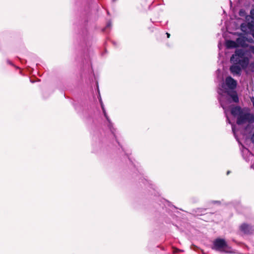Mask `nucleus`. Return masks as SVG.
<instances>
[{"label":"nucleus","mask_w":254,"mask_h":254,"mask_svg":"<svg viewBox=\"0 0 254 254\" xmlns=\"http://www.w3.org/2000/svg\"><path fill=\"white\" fill-rule=\"evenodd\" d=\"M231 113L237 118V124L239 125L254 123V114L251 113L248 108H242L236 106L232 108Z\"/></svg>","instance_id":"nucleus-1"},{"label":"nucleus","mask_w":254,"mask_h":254,"mask_svg":"<svg viewBox=\"0 0 254 254\" xmlns=\"http://www.w3.org/2000/svg\"><path fill=\"white\" fill-rule=\"evenodd\" d=\"M213 249L221 252L228 253L230 247L224 239H218L214 242Z\"/></svg>","instance_id":"nucleus-2"},{"label":"nucleus","mask_w":254,"mask_h":254,"mask_svg":"<svg viewBox=\"0 0 254 254\" xmlns=\"http://www.w3.org/2000/svg\"><path fill=\"white\" fill-rule=\"evenodd\" d=\"M241 29L242 31L246 33H250L254 38V21L252 20L248 23H242L241 25Z\"/></svg>","instance_id":"nucleus-3"},{"label":"nucleus","mask_w":254,"mask_h":254,"mask_svg":"<svg viewBox=\"0 0 254 254\" xmlns=\"http://www.w3.org/2000/svg\"><path fill=\"white\" fill-rule=\"evenodd\" d=\"M245 52L242 49H237L236 50L235 54H233L230 59V61L233 64H237L238 59L245 57Z\"/></svg>","instance_id":"nucleus-4"},{"label":"nucleus","mask_w":254,"mask_h":254,"mask_svg":"<svg viewBox=\"0 0 254 254\" xmlns=\"http://www.w3.org/2000/svg\"><path fill=\"white\" fill-rule=\"evenodd\" d=\"M223 89H220L218 91L219 94H222L224 93H227L232 99L234 102L237 103L239 102V98L236 91L229 92L227 89L224 88V85L222 86Z\"/></svg>","instance_id":"nucleus-5"},{"label":"nucleus","mask_w":254,"mask_h":254,"mask_svg":"<svg viewBox=\"0 0 254 254\" xmlns=\"http://www.w3.org/2000/svg\"><path fill=\"white\" fill-rule=\"evenodd\" d=\"M225 84L230 89H234L237 86V81L231 76H228L225 79Z\"/></svg>","instance_id":"nucleus-6"},{"label":"nucleus","mask_w":254,"mask_h":254,"mask_svg":"<svg viewBox=\"0 0 254 254\" xmlns=\"http://www.w3.org/2000/svg\"><path fill=\"white\" fill-rule=\"evenodd\" d=\"M237 64H239L242 69H245L248 66L249 64V59L248 57H244L238 59V61H237Z\"/></svg>","instance_id":"nucleus-7"},{"label":"nucleus","mask_w":254,"mask_h":254,"mask_svg":"<svg viewBox=\"0 0 254 254\" xmlns=\"http://www.w3.org/2000/svg\"><path fill=\"white\" fill-rule=\"evenodd\" d=\"M242 67L238 65V64H234L233 65L230 66V70L231 72L234 75H239L241 74Z\"/></svg>","instance_id":"nucleus-8"},{"label":"nucleus","mask_w":254,"mask_h":254,"mask_svg":"<svg viewBox=\"0 0 254 254\" xmlns=\"http://www.w3.org/2000/svg\"><path fill=\"white\" fill-rule=\"evenodd\" d=\"M240 230L245 234H248L250 232L251 227L246 224H243L240 226Z\"/></svg>","instance_id":"nucleus-9"},{"label":"nucleus","mask_w":254,"mask_h":254,"mask_svg":"<svg viewBox=\"0 0 254 254\" xmlns=\"http://www.w3.org/2000/svg\"><path fill=\"white\" fill-rule=\"evenodd\" d=\"M226 45L228 48H234L238 47L236 41L228 40L226 42Z\"/></svg>","instance_id":"nucleus-10"},{"label":"nucleus","mask_w":254,"mask_h":254,"mask_svg":"<svg viewBox=\"0 0 254 254\" xmlns=\"http://www.w3.org/2000/svg\"><path fill=\"white\" fill-rule=\"evenodd\" d=\"M236 43L238 44V46H241L243 47H245L247 46V44L245 42V40L244 37H239L236 40Z\"/></svg>","instance_id":"nucleus-11"},{"label":"nucleus","mask_w":254,"mask_h":254,"mask_svg":"<svg viewBox=\"0 0 254 254\" xmlns=\"http://www.w3.org/2000/svg\"><path fill=\"white\" fill-rule=\"evenodd\" d=\"M219 100H220V104H221V106L223 107V109L225 110V113L226 114V115L227 116V113H226V106L224 103V102H223V99H222V97H221L219 99Z\"/></svg>","instance_id":"nucleus-12"},{"label":"nucleus","mask_w":254,"mask_h":254,"mask_svg":"<svg viewBox=\"0 0 254 254\" xmlns=\"http://www.w3.org/2000/svg\"><path fill=\"white\" fill-rule=\"evenodd\" d=\"M248 66L251 71H254V62H251L250 64H249Z\"/></svg>","instance_id":"nucleus-13"},{"label":"nucleus","mask_w":254,"mask_h":254,"mask_svg":"<svg viewBox=\"0 0 254 254\" xmlns=\"http://www.w3.org/2000/svg\"><path fill=\"white\" fill-rule=\"evenodd\" d=\"M249 50L252 53H253L254 55V46H250Z\"/></svg>","instance_id":"nucleus-14"},{"label":"nucleus","mask_w":254,"mask_h":254,"mask_svg":"<svg viewBox=\"0 0 254 254\" xmlns=\"http://www.w3.org/2000/svg\"><path fill=\"white\" fill-rule=\"evenodd\" d=\"M239 14L240 16H245L246 15L245 10H241L239 12Z\"/></svg>","instance_id":"nucleus-15"},{"label":"nucleus","mask_w":254,"mask_h":254,"mask_svg":"<svg viewBox=\"0 0 254 254\" xmlns=\"http://www.w3.org/2000/svg\"><path fill=\"white\" fill-rule=\"evenodd\" d=\"M251 15L252 16V17L254 18V8L251 10Z\"/></svg>","instance_id":"nucleus-16"},{"label":"nucleus","mask_w":254,"mask_h":254,"mask_svg":"<svg viewBox=\"0 0 254 254\" xmlns=\"http://www.w3.org/2000/svg\"><path fill=\"white\" fill-rule=\"evenodd\" d=\"M250 99H251V102L253 103V105L254 108V97L252 96V97H250Z\"/></svg>","instance_id":"nucleus-17"},{"label":"nucleus","mask_w":254,"mask_h":254,"mask_svg":"<svg viewBox=\"0 0 254 254\" xmlns=\"http://www.w3.org/2000/svg\"><path fill=\"white\" fill-rule=\"evenodd\" d=\"M232 130H233L234 135L236 136V130H235V127L233 125L232 126Z\"/></svg>","instance_id":"nucleus-18"},{"label":"nucleus","mask_w":254,"mask_h":254,"mask_svg":"<svg viewBox=\"0 0 254 254\" xmlns=\"http://www.w3.org/2000/svg\"><path fill=\"white\" fill-rule=\"evenodd\" d=\"M251 18V17L250 16H246V19L248 21H249Z\"/></svg>","instance_id":"nucleus-19"},{"label":"nucleus","mask_w":254,"mask_h":254,"mask_svg":"<svg viewBox=\"0 0 254 254\" xmlns=\"http://www.w3.org/2000/svg\"><path fill=\"white\" fill-rule=\"evenodd\" d=\"M167 37H168V38H169V37H170V34H169V33H167Z\"/></svg>","instance_id":"nucleus-20"},{"label":"nucleus","mask_w":254,"mask_h":254,"mask_svg":"<svg viewBox=\"0 0 254 254\" xmlns=\"http://www.w3.org/2000/svg\"><path fill=\"white\" fill-rule=\"evenodd\" d=\"M227 121H228L229 123L230 124V121L229 119H228V117H227Z\"/></svg>","instance_id":"nucleus-21"},{"label":"nucleus","mask_w":254,"mask_h":254,"mask_svg":"<svg viewBox=\"0 0 254 254\" xmlns=\"http://www.w3.org/2000/svg\"><path fill=\"white\" fill-rule=\"evenodd\" d=\"M229 173H230V172L228 171L227 174H229Z\"/></svg>","instance_id":"nucleus-22"}]
</instances>
